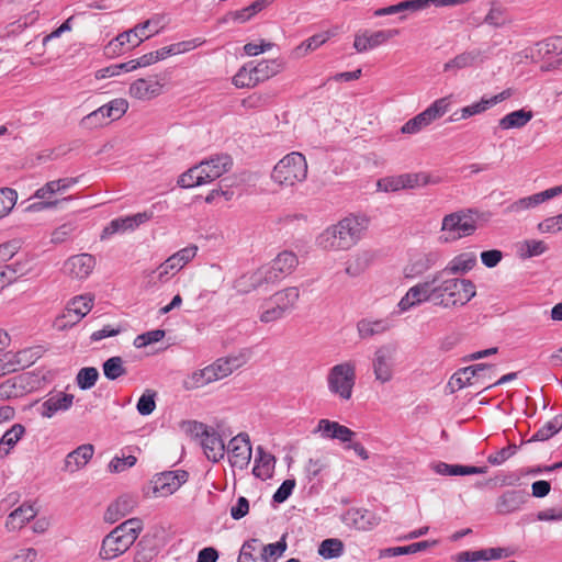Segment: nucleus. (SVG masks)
<instances>
[{
	"instance_id": "obj_1",
	"label": "nucleus",
	"mask_w": 562,
	"mask_h": 562,
	"mask_svg": "<svg viewBox=\"0 0 562 562\" xmlns=\"http://www.w3.org/2000/svg\"><path fill=\"white\" fill-rule=\"evenodd\" d=\"M366 216L349 215L327 227L317 238V244L327 250H348L353 247L368 228Z\"/></svg>"
},
{
	"instance_id": "obj_2",
	"label": "nucleus",
	"mask_w": 562,
	"mask_h": 562,
	"mask_svg": "<svg viewBox=\"0 0 562 562\" xmlns=\"http://www.w3.org/2000/svg\"><path fill=\"white\" fill-rule=\"evenodd\" d=\"M165 16L156 14L133 29L120 33L104 47V55L113 58L139 46L145 40L158 34L165 27Z\"/></svg>"
},
{
	"instance_id": "obj_3",
	"label": "nucleus",
	"mask_w": 562,
	"mask_h": 562,
	"mask_svg": "<svg viewBox=\"0 0 562 562\" xmlns=\"http://www.w3.org/2000/svg\"><path fill=\"white\" fill-rule=\"evenodd\" d=\"M142 530L143 522L138 518L120 524L102 539L99 558L110 561L121 557L134 544Z\"/></svg>"
},
{
	"instance_id": "obj_4",
	"label": "nucleus",
	"mask_w": 562,
	"mask_h": 562,
	"mask_svg": "<svg viewBox=\"0 0 562 562\" xmlns=\"http://www.w3.org/2000/svg\"><path fill=\"white\" fill-rule=\"evenodd\" d=\"M430 282L431 303L449 308L457 303V258L437 271Z\"/></svg>"
},
{
	"instance_id": "obj_5",
	"label": "nucleus",
	"mask_w": 562,
	"mask_h": 562,
	"mask_svg": "<svg viewBox=\"0 0 562 562\" xmlns=\"http://www.w3.org/2000/svg\"><path fill=\"white\" fill-rule=\"evenodd\" d=\"M306 177V159L297 151L285 155L277 162L271 172L272 181L282 188L294 187L296 183L303 182Z\"/></svg>"
},
{
	"instance_id": "obj_6",
	"label": "nucleus",
	"mask_w": 562,
	"mask_h": 562,
	"mask_svg": "<svg viewBox=\"0 0 562 562\" xmlns=\"http://www.w3.org/2000/svg\"><path fill=\"white\" fill-rule=\"evenodd\" d=\"M356 362L348 360L333 366L326 375L327 389L340 401L351 400L356 385Z\"/></svg>"
},
{
	"instance_id": "obj_7",
	"label": "nucleus",
	"mask_w": 562,
	"mask_h": 562,
	"mask_svg": "<svg viewBox=\"0 0 562 562\" xmlns=\"http://www.w3.org/2000/svg\"><path fill=\"white\" fill-rule=\"evenodd\" d=\"M79 182L78 177H66L59 178L56 180H52L46 182L44 186L38 188L33 198L40 200L38 202L32 203L26 207V211L30 212H38L46 209L56 207L59 203L58 200H55L54 196L56 194H61L67 192L70 188L76 186Z\"/></svg>"
},
{
	"instance_id": "obj_8",
	"label": "nucleus",
	"mask_w": 562,
	"mask_h": 562,
	"mask_svg": "<svg viewBox=\"0 0 562 562\" xmlns=\"http://www.w3.org/2000/svg\"><path fill=\"white\" fill-rule=\"evenodd\" d=\"M397 356L398 346L395 342L383 344L374 350L371 366L375 381L385 384L393 379Z\"/></svg>"
},
{
	"instance_id": "obj_9",
	"label": "nucleus",
	"mask_w": 562,
	"mask_h": 562,
	"mask_svg": "<svg viewBox=\"0 0 562 562\" xmlns=\"http://www.w3.org/2000/svg\"><path fill=\"white\" fill-rule=\"evenodd\" d=\"M188 481V473L183 470L166 471L153 476L149 482V497H168L176 493Z\"/></svg>"
},
{
	"instance_id": "obj_10",
	"label": "nucleus",
	"mask_w": 562,
	"mask_h": 562,
	"mask_svg": "<svg viewBox=\"0 0 562 562\" xmlns=\"http://www.w3.org/2000/svg\"><path fill=\"white\" fill-rule=\"evenodd\" d=\"M228 462L232 468L246 469L252 456L250 438L247 432H239L234 436L226 446Z\"/></svg>"
},
{
	"instance_id": "obj_11",
	"label": "nucleus",
	"mask_w": 562,
	"mask_h": 562,
	"mask_svg": "<svg viewBox=\"0 0 562 562\" xmlns=\"http://www.w3.org/2000/svg\"><path fill=\"white\" fill-rule=\"evenodd\" d=\"M196 252L198 247L194 245L184 247L167 258L153 273H156L158 281L165 282L183 269L196 256Z\"/></svg>"
},
{
	"instance_id": "obj_12",
	"label": "nucleus",
	"mask_w": 562,
	"mask_h": 562,
	"mask_svg": "<svg viewBox=\"0 0 562 562\" xmlns=\"http://www.w3.org/2000/svg\"><path fill=\"white\" fill-rule=\"evenodd\" d=\"M270 284H274L273 274L266 266H261L237 278L234 281V289L238 293L246 294L258 289L268 288Z\"/></svg>"
},
{
	"instance_id": "obj_13",
	"label": "nucleus",
	"mask_w": 562,
	"mask_h": 562,
	"mask_svg": "<svg viewBox=\"0 0 562 562\" xmlns=\"http://www.w3.org/2000/svg\"><path fill=\"white\" fill-rule=\"evenodd\" d=\"M400 31L396 29L391 30H379V31H369L364 30L358 32L355 35L353 48L358 53H363L369 49H373L380 45L385 44L391 38L397 36Z\"/></svg>"
},
{
	"instance_id": "obj_14",
	"label": "nucleus",
	"mask_w": 562,
	"mask_h": 562,
	"mask_svg": "<svg viewBox=\"0 0 562 562\" xmlns=\"http://www.w3.org/2000/svg\"><path fill=\"white\" fill-rule=\"evenodd\" d=\"M247 356L244 352L218 358L213 363L206 366L210 370L213 382L231 375L234 371L247 363Z\"/></svg>"
},
{
	"instance_id": "obj_15",
	"label": "nucleus",
	"mask_w": 562,
	"mask_h": 562,
	"mask_svg": "<svg viewBox=\"0 0 562 562\" xmlns=\"http://www.w3.org/2000/svg\"><path fill=\"white\" fill-rule=\"evenodd\" d=\"M203 428L201 434V445L204 450V454L212 462H218L222 460L226 452V446L223 437L212 427H206L200 424Z\"/></svg>"
},
{
	"instance_id": "obj_16",
	"label": "nucleus",
	"mask_w": 562,
	"mask_h": 562,
	"mask_svg": "<svg viewBox=\"0 0 562 562\" xmlns=\"http://www.w3.org/2000/svg\"><path fill=\"white\" fill-rule=\"evenodd\" d=\"M150 215L146 212L137 213L134 215L119 217L112 220L103 229L101 239H105L114 234H124L126 232L135 231L139 225L146 223Z\"/></svg>"
},
{
	"instance_id": "obj_17",
	"label": "nucleus",
	"mask_w": 562,
	"mask_h": 562,
	"mask_svg": "<svg viewBox=\"0 0 562 562\" xmlns=\"http://www.w3.org/2000/svg\"><path fill=\"white\" fill-rule=\"evenodd\" d=\"M426 302H431L430 282H418L411 286L405 295L400 300L397 307L401 313H405Z\"/></svg>"
},
{
	"instance_id": "obj_18",
	"label": "nucleus",
	"mask_w": 562,
	"mask_h": 562,
	"mask_svg": "<svg viewBox=\"0 0 562 562\" xmlns=\"http://www.w3.org/2000/svg\"><path fill=\"white\" fill-rule=\"evenodd\" d=\"M314 432L319 434L323 439L338 440L341 443L351 442L356 437V432L350 428L326 418L318 422Z\"/></svg>"
},
{
	"instance_id": "obj_19",
	"label": "nucleus",
	"mask_w": 562,
	"mask_h": 562,
	"mask_svg": "<svg viewBox=\"0 0 562 562\" xmlns=\"http://www.w3.org/2000/svg\"><path fill=\"white\" fill-rule=\"evenodd\" d=\"M562 193V186H557L550 189H547L542 192L532 194L530 196L521 198L512 204H509L505 213L512 214V213H520L522 211H526L531 207H536L539 204L553 199Z\"/></svg>"
},
{
	"instance_id": "obj_20",
	"label": "nucleus",
	"mask_w": 562,
	"mask_h": 562,
	"mask_svg": "<svg viewBox=\"0 0 562 562\" xmlns=\"http://www.w3.org/2000/svg\"><path fill=\"white\" fill-rule=\"evenodd\" d=\"M94 257L89 254H80L70 257L64 263V271L74 279L82 280L90 276L94 269Z\"/></svg>"
},
{
	"instance_id": "obj_21",
	"label": "nucleus",
	"mask_w": 562,
	"mask_h": 562,
	"mask_svg": "<svg viewBox=\"0 0 562 562\" xmlns=\"http://www.w3.org/2000/svg\"><path fill=\"white\" fill-rule=\"evenodd\" d=\"M94 454V447L91 443H85L70 451L64 459L61 470L72 474L83 469Z\"/></svg>"
},
{
	"instance_id": "obj_22",
	"label": "nucleus",
	"mask_w": 562,
	"mask_h": 562,
	"mask_svg": "<svg viewBox=\"0 0 562 562\" xmlns=\"http://www.w3.org/2000/svg\"><path fill=\"white\" fill-rule=\"evenodd\" d=\"M341 521L356 530H370L379 524L378 517L361 508H350L341 516Z\"/></svg>"
},
{
	"instance_id": "obj_23",
	"label": "nucleus",
	"mask_w": 562,
	"mask_h": 562,
	"mask_svg": "<svg viewBox=\"0 0 562 562\" xmlns=\"http://www.w3.org/2000/svg\"><path fill=\"white\" fill-rule=\"evenodd\" d=\"M299 265V258L295 252L283 250L271 261L266 265L269 271L273 274L274 283L280 281L285 276L291 274Z\"/></svg>"
},
{
	"instance_id": "obj_24",
	"label": "nucleus",
	"mask_w": 562,
	"mask_h": 562,
	"mask_svg": "<svg viewBox=\"0 0 562 562\" xmlns=\"http://www.w3.org/2000/svg\"><path fill=\"white\" fill-rule=\"evenodd\" d=\"M199 169H203L202 176L205 184L214 181L232 167V158L228 155H216L198 165Z\"/></svg>"
},
{
	"instance_id": "obj_25",
	"label": "nucleus",
	"mask_w": 562,
	"mask_h": 562,
	"mask_svg": "<svg viewBox=\"0 0 562 562\" xmlns=\"http://www.w3.org/2000/svg\"><path fill=\"white\" fill-rule=\"evenodd\" d=\"M74 395L57 392L49 395L40 407V414L44 418H52L59 412L68 411L74 404Z\"/></svg>"
},
{
	"instance_id": "obj_26",
	"label": "nucleus",
	"mask_w": 562,
	"mask_h": 562,
	"mask_svg": "<svg viewBox=\"0 0 562 562\" xmlns=\"http://www.w3.org/2000/svg\"><path fill=\"white\" fill-rule=\"evenodd\" d=\"M161 91L162 83L157 78H139L131 83L128 94L134 99L146 101L158 97Z\"/></svg>"
},
{
	"instance_id": "obj_27",
	"label": "nucleus",
	"mask_w": 562,
	"mask_h": 562,
	"mask_svg": "<svg viewBox=\"0 0 562 562\" xmlns=\"http://www.w3.org/2000/svg\"><path fill=\"white\" fill-rule=\"evenodd\" d=\"M439 260L436 251L420 252L413 256L404 269L406 278H416L431 269Z\"/></svg>"
},
{
	"instance_id": "obj_28",
	"label": "nucleus",
	"mask_w": 562,
	"mask_h": 562,
	"mask_svg": "<svg viewBox=\"0 0 562 562\" xmlns=\"http://www.w3.org/2000/svg\"><path fill=\"white\" fill-rule=\"evenodd\" d=\"M136 505L137 499L135 496L124 494L109 505L104 513V520L109 524H114L131 514Z\"/></svg>"
},
{
	"instance_id": "obj_29",
	"label": "nucleus",
	"mask_w": 562,
	"mask_h": 562,
	"mask_svg": "<svg viewBox=\"0 0 562 562\" xmlns=\"http://www.w3.org/2000/svg\"><path fill=\"white\" fill-rule=\"evenodd\" d=\"M528 499V493L522 490H509L504 492L496 502L499 514L506 515L521 509Z\"/></svg>"
},
{
	"instance_id": "obj_30",
	"label": "nucleus",
	"mask_w": 562,
	"mask_h": 562,
	"mask_svg": "<svg viewBox=\"0 0 562 562\" xmlns=\"http://www.w3.org/2000/svg\"><path fill=\"white\" fill-rule=\"evenodd\" d=\"M493 370L488 364H475L459 369V390L473 384H485V374Z\"/></svg>"
},
{
	"instance_id": "obj_31",
	"label": "nucleus",
	"mask_w": 562,
	"mask_h": 562,
	"mask_svg": "<svg viewBox=\"0 0 562 562\" xmlns=\"http://www.w3.org/2000/svg\"><path fill=\"white\" fill-rule=\"evenodd\" d=\"M37 510L30 504H22L7 517L5 528L9 531H16L23 528L30 520L34 519Z\"/></svg>"
},
{
	"instance_id": "obj_32",
	"label": "nucleus",
	"mask_w": 562,
	"mask_h": 562,
	"mask_svg": "<svg viewBox=\"0 0 562 562\" xmlns=\"http://www.w3.org/2000/svg\"><path fill=\"white\" fill-rule=\"evenodd\" d=\"M392 323L386 318L371 319L363 318L357 324V331L360 338L368 339L376 335H382L389 331Z\"/></svg>"
},
{
	"instance_id": "obj_33",
	"label": "nucleus",
	"mask_w": 562,
	"mask_h": 562,
	"mask_svg": "<svg viewBox=\"0 0 562 562\" xmlns=\"http://www.w3.org/2000/svg\"><path fill=\"white\" fill-rule=\"evenodd\" d=\"M510 95H512V90L506 89V90L502 91L501 93L495 94L491 98H487V99L483 98L481 101H479L472 105L464 106L461 110V117L469 119L473 115L480 114V113L486 111L487 109L496 105L497 103L508 99Z\"/></svg>"
},
{
	"instance_id": "obj_34",
	"label": "nucleus",
	"mask_w": 562,
	"mask_h": 562,
	"mask_svg": "<svg viewBox=\"0 0 562 562\" xmlns=\"http://www.w3.org/2000/svg\"><path fill=\"white\" fill-rule=\"evenodd\" d=\"M257 456L255 459V467L252 469V474L256 477H259L261 480H267L271 477L274 464H276V458L271 453L265 451L262 447H257Z\"/></svg>"
},
{
	"instance_id": "obj_35",
	"label": "nucleus",
	"mask_w": 562,
	"mask_h": 562,
	"mask_svg": "<svg viewBox=\"0 0 562 562\" xmlns=\"http://www.w3.org/2000/svg\"><path fill=\"white\" fill-rule=\"evenodd\" d=\"M300 299V290L297 286H289L276 292L270 296L269 303L277 305L285 314L293 310Z\"/></svg>"
},
{
	"instance_id": "obj_36",
	"label": "nucleus",
	"mask_w": 562,
	"mask_h": 562,
	"mask_svg": "<svg viewBox=\"0 0 562 562\" xmlns=\"http://www.w3.org/2000/svg\"><path fill=\"white\" fill-rule=\"evenodd\" d=\"M508 551L504 548H488L476 551H463L459 553V562L490 561L506 558Z\"/></svg>"
},
{
	"instance_id": "obj_37",
	"label": "nucleus",
	"mask_w": 562,
	"mask_h": 562,
	"mask_svg": "<svg viewBox=\"0 0 562 562\" xmlns=\"http://www.w3.org/2000/svg\"><path fill=\"white\" fill-rule=\"evenodd\" d=\"M487 217L484 214L474 210H467L459 212V238L462 236L472 235L481 222H486Z\"/></svg>"
},
{
	"instance_id": "obj_38",
	"label": "nucleus",
	"mask_w": 562,
	"mask_h": 562,
	"mask_svg": "<svg viewBox=\"0 0 562 562\" xmlns=\"http://www.w3.org/2000/svg\"><path fill=\"white\" fill-rule=\"evenodd\" d=\"M252 74H255V80L257 83L263 80H267L279 72L284 68V63L282 59L276 58L270 60H261L256 65H252Z\"/></svg>"
},
{
	"instance_id": "obj_39",
	"label": "nucleus",
	"mask_w": 562,
	"mask_h": 562,
	"mask_svg": "<svg viewBox=\"0 0 562 562\" xmlns=\"http://www.w3.org/2000/svg\"><path fill=\"white\" fill-rule=\"evenodd\" d=\"M373 256L371 252L362 250L356 252L346 263V273L357 277L364 272L371 265Z\"/></svg>"
},
{
	"instance_id": "obj_40",
	"label": "nucleus",
	"mask_w": 562,
	"mask_h": 562,
	"mask_svg": "<svg viewBox=\"0 0 562 562\" xmlns=\"http://www.w3.org/2000/svg\"><path fill=\"white\" fill-rule=\"evenodd\" d=\"M532 116L531 111L520 109L503 116L498 121V125L502 130L521 128L530 122Z\"/></svg>"
},
{
	"instance_id": "obj_41",
	"label": "nucleus",
	"mask_w": 562,
	"mask_h": 562,
	"mask_svg": "<svg viewBox=\"0 0 562 562\" xmlns=\"http://www.w3.org/2000/svg\"><path fill=\"white\" fill-rule=\"evenodd\" d=\"M24 434L25 427L21 424H14L8 429L0 439V458L8 456Z\"/></svg>"
},
{
	"instance_id": "obj_42",
	"label": "nucleus",
	"mask_w": 562,
	"mask_h": 562,
	"mask_svg": "<svg viewBox=\"0 0 562 562\" xmlns=\"http://www.w3.org/2000/svg\"><path fill=\"white\" fill-rule=\"evenodd\" d=\"M211 383H213V380L211 378L210 370L207 367H204L188 374L182 381V386L187 391H193L204 387Z\"/></svg>"
},
{
	"instance_id": "obj_43",
	"label": "nucleus",
	"mask_w": 562,
	"mask_h": 562,
	"mask_svg": "<svg viewBox=\"0 0 562 562\" xmlns=\"http://www.w3.org/2000/svg\"><path fill=\"white\" fill-rule=\"evenodd\" d=\"M454 104L453 94L440 98L432 102L426 110V114L429 120L432 122L441 119L445 114H447Z\"/></svg>"
},
{
	"instance_id": "obj_44",
	"label": "nucleus",
	"mask_w": 562,
	"mask_h": 562,
	"mask_svg": "<svg viewBox=\"0 0 562 562\" xmlns=\"http://www.w3.org/2000/svg\"><path fill=\"white\" fill-rule=\"evenodd\" d=\"M548 250V246L542 240L527 239L517 244V255L522 258L540 256Z\"/></svg>"
},
{
	"instance_id": "obj_45",
	"label": "nucleus",
	"mask_w": 562,
	"mask_h": 562,
	"mask_svg": "<svg viewBox=\"0 0 562 562\" xmlns=\"http://www.w3.org/2000/svg\"><path fill=\"white\" fill-rule=\"evenodd\" d=\"M24 379L22 376H14L0 383V400H10L19 397L24 392Z\"/></svg>"
},
{
	"instance_id": "obj_46",
	"label": "nucleus",
	"mask_w": 562,
	"mask_h": 562,
	"mask_svg": "<svg viewBox=\"0 0 562 562\" xmlns=\"http://www.w3.org/2000/svg\"><path fill=\"white\" fill-rule=\"evenodd\" d=\"M288 548L285 537L283 536L279 541L269 544L260 546V559L263 562H277Z\"/></svg>"
},
{
	"instance_id": "obj_47",
	"label": "nucleus",
	"mask_w": 562,
	"mask_h": 562,
	"mask_svg": "<svg viewBox=\"0 0 562 562\" xmlns=\"http://www.w3.org/2000/svg\"><path fill=\"white\" fill-rule=\"evenodd\" d=\"M333 35H334V33L327 31V32L318 33V34H315V35L308 37L306 41L301 43L295 48L296 55L299 57L307 55L310 52H313L316 48H318L319 46H322L323 44H325Z\"/></svg>"
},
{
	"instance_id": "obj_48",
	"label": "nucleus",
	"mask_w": 562,
	"mask_h": 562,
	"mask_svg": "<svg viewBox=\"0 0 562 562\" xmlns=\"http://www.w3.org/2000/svg\"><path fill=\"white\" fill-rule=\"evenodd\" d=\"M562 428V416L557 415L540 427L529 441H544L553 437Z\"/></svg>"
},
{
	"instance_id": "obj_49",
	"label": "nucleus",
	"mask_w": 562,
	"mask_h": 562,
	"mask_svg": "<svg viewBox=\"0 0 562 562\" xmlns=\"http://www.w3.org/2000/svg\"><path fill=\"white\" fill-rule=\"evenodd\" d=\"M344 553V543L337 538L325 539L318 547V554L324 559H336Z\"/></svg>"
},
{
	"instance_id": "obj_50",
	"label": "nucleus",
	"mask_w": 562,
	"mask_h": 562,
	"mask_svg": "<svg viewBox=\"0 0 562 562\" xmlns=\"http://www.w3.org/2000/svg\"><path fill=\"white\" fill-rule=\"evenodd\" d=\"M457 239V214L451 213L443 217L438 240L451 243Z\"/></svg>"
},
{
	"instance_id": "obj_51",
	"label": "nucleus",
	"mask_w": 562,
	"mask_h": 562,
	"mask_svg": "<svg viewBox=\"0 0 562 562\" xmlns=\"http://www.w3.org/2000/svg\"><path fill=\"white\" fill-rule=\"evenodd\" d=\"M431 546L429 541L415 542L405 547L386 548L382 551L385 557H398L403 554H414L419 551L426 550Z\"/></svg>"
},
{
	"instance_id": "obj_52",
	"label": "nucleus",
	"mask_w": 562,
	"mask_h": 562,
	"mask_svg": "<svg viewBox=\"0 0 562 562\" xmlns=\"http://www.w3.org/2000/svg\"><path fill=\"white\" fill-rule=\"evenodd\" d=\"M203 169H199L198 165L182 173L178 180V184L182 188H194L205 184L202 176Z\"/></svg>"
},
{
	"instance_id": "obj_53",
	"label": "nucleus",
	"mask_w": 562,
	"mask_h": 562,
	"mask_svg": "<svg viewBox=\"0 0 562 562\" xmlns=\"http://www.w3.org/2000/svg\"><path fill=\"white\" fill-rule=\"evenodd\" d=\"M70 312L77 314V316L83 318L93 306V299L89 295H79L70 300L67 304Z\"/></svg>"
},
{
	"instance_id": "obj_54",
	"label": "nucleus",
	"mask_w": 562,
	"mask_h": 562,
	"mask_svg": "<svg viewBox=\"0 0 562 562\" xmlns=\"http://www.w3.org/2000/svg\"><path fill=\"white\" fill-rule=\"evenodd\" d=\"M430 124H431V121L429 120L428 115L426 114V112L424 110L423 112H420L413 119L408 120L402 126L401 131L404 134H417Z\"/></svg>"
},
{
	"instance_id": "obj_55",
	"label": "nucleus",
	"mask_w": 562,
	"mask_h": 562,
	"mask_svg": "<svg viewBox=\"0 0 562 562\" xmlns=\"http://www.w3.org/2000/svg\"><path fill=\"white\" fill-rule=\"evenodd\" d=\"M99 372L94 367H86L79 370L76 382L79 389L89 390L94 386L98 381Z\"/></svg>"
},
{
	"instance_id": "obj_56",
	"label": "nucleus",
	"mask_w": 562,
	"mask_h": 562,
	"mask_svg": "<svg viewBox=\"0 0 562 562\" xmlns=\"http://www.w3.org/2000/svg\"><path fill=\"white\" fill-rule=\"evenodd\" d=\"M103 373L109 380H116L126 373L121 357H112L103 363Z\"/></svg>"
},
{
	"instance_id": "obj_57",
	"label": "nucleus",
	"mask_w": 562,
	"mask_h": 562,
	"mask_svg": "<svg viewBox=\"0 0 562 562\" xmlns=\"http://www.w3.org/2000/svg\"><path fill=\"white\" fill-rule=\"evenodd\" d=\"M18 199L15 190L10 188L0 189V218L7 216L14 207Z\"/></svg>"
},
{
	"instance_id": "obj_58",
	"label": "nucleus",
	"mask_w": 562,
	"mask_h": 562,
	"mask_svg": "<svg viewBox=\"0 0 562 562\" xmlns=\"http://www.w3.org/2000/svg\"><path fill=\"white\" fill-rule=\"evenodd\" d=\"M233 82L237 88L254 87L257 85L255 74H252L251 63L239 69V71L234 76Z\"/></svg>"
},
{
	"instance_id": "obj_59",
	"label": "nucleus",
	"mask_w": 562,
	"mask_h": 562,
	"mask_svg": "<svg viewBox=\"0 0 562 562\" xmlns=\"http://www.w3.org/2000/svg\"><path fill=\"white\" fill-rule=\"evenodd\" d=\"M106 119H109V116L105 115L103 106H100L99 109L86 115L80 121V125L85 128L92 130L106 124Z\"/></svg>"
},
{
	"instance_id": "obj_60",
	"label": "nucleus",
	"mask_w": 562,
	"mask_h": 562,
	"mask_svg": "<svg viewBox=\"0 0 562 562\" xmlns=\"http://www.w3.org/2000/svg\"><path fill=\"white\" fill-rule=\"evenodd\" d=\"M155 397H156V392H154L151 390H146L142 394V396L139 397V400L136 404V409H137L138 414H140L143 416L150 415L156 408Z\"/></svg>"
},
{
	"instance_id": "obj_61",
	"label": "nucleus",
	"mask_w": 562,
	"mask_h": 562,
	"mask_svg": "<svg viewBox=\"0 0 562 562\" xmlns=\"http://www.w3.org/2000/svg\"><path fill=\"white\" fill-rule=\"evenodd\" d=\"M260 540L256 538L245 541L240 548L237 562H255V552L260 551Z\"/></svg>"
},
{
	"instance_id": "obj_62",
	"label": "nucleus",
	"mask_w": 562,
	"mask_h": 562,
	"mask_svg": "<svg viewBox=\"0 0 562 562\" xmlns=\"http://www.w3.org/2000/svg\"><path fill=\"white\" fill-rule=\"evenodd\" d=\"M105 115L111 120L120 119L128 109V102L125 99H115L108 104L102 105Z\"/></svg>"
},
{
	"instance_id": "obj_63",
	"label": "nucleus",
	"mask_w": 562,
	"mask_h": 562,
	"mask_svg": "<svg viewBox=\"0 0 562 562\" xmlns=\"http://www.w3.org/2000/svg\"><path fill=\"white\" fill-rule=\"evenodd\" d=\"M505 8L499 2L493 1L484 21L494 26L503 25L505 23Z\"/></svg>"
},
{
	"instance_id": "obj_64",
	"label": "nucleus",
	"mask_w": 562,
	"mask_h": 562,
	"mask_svg": "<svg viewBox=\"0 0 562 562\" xmlns=\"http://www.w3.org/2000/svg\"><path fill=\"white\" fill-rule=\"evenodd\" d=\"M428 177L425 173H404L400 175V184L402 189H414L425 186Z\"/></svg>"
}]
</instances>
